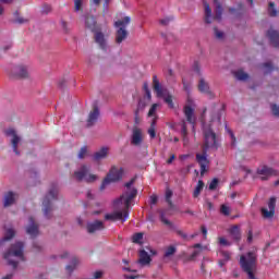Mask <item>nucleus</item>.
Here are the masks:
<instances>
[{
  "mask_svg": "<svg viewBox=\"0 0 279 279\" xmlns=\"http://www.w3.org/2000/svg\"><path fill=\"white\" fill-rule=\"evenodd\" d=\"M267 12H268V16H271L272 19L278 16V9H276V2L268 3Z\"/></svg>",
  "mask_w": 279,
  "mask_h": 279,
  "instance_id": "obj_28",
  "label": "nucleus"
},
{
  "mask_svg": "<svg viewBox=\"0 0 279 279\" xmlns=\"http://www.w3.org/2000/svg\"><path fill=\"white\" fill-rule=\"evenodd\" d=\"M158 109V104L151 105L149 111H148V117H154L156 114V110Z\"/></svg>",
  "mask_w": 279,
  "mask_h": 279,
  "instance_id": "obj_49",
  "label": "nucleus"
},
{
  "mask_svg": "<svg viewBox=\"0 0 279 279\" xmlns=\"http://www.w3.org/2000/svg\"><path fill=\"white\" fill-rule=\"evenodd\" d=\"M142 267H145V265H149L151 263V257L149 256V253H147L145 250L140 251V258L137 260Z\"/></svg>",
  "mask_w": 279,
  "mask_h": 279,
  "instance_id": "obj_21",
  "label": "nucleus"
},
{
  "mask_svg": "<svg viewBox=\"0 0 279 279\" xmlns=\"http://www.w3.org/2000/svg\"><path fill=\"white\" fill-rule=\"evenodd\" d=\"M198 90L199 93H204L205 95H210V86L206 80L201 78L198 82Z\"/></svg>",
  "mask_w": 279,
  "mask_h": 279,
  "instance_id": "obj_24",
  "label": "nucleus"
},
{
  "mask_svg": "<svg viewBox=\"0 0 279 279\" xmlns=\"http://www.w3.org/2000/svg\"><path fill=\"white\" fill-rule=\"evenodd\" d=\"M4 134L7 136H12L11 145L13 147V151L16 156H21V153L19 151V143H21V138L17 136L16 131L14 129H9Z\"/></svg>",
  "mask_w": 279,
  "mask_h": 279,
  "instance_id": "obj_13",
  "label": "nucleus"
},
{
  "mask_svg": "<svg viewBox=\"0 0 279 279\" xmlns=\"http://www.w3.org/2000/svg\"><path fill=\"white\" fill-rule=\"evenodd\" d=\"M150 204H153V205L158 204V196H156V195L150 196Z\"/></svg>",
  "mask_w": 279,
  "mask_h": 279,
  "instance_id": "obj_62",
  "label": "nucleus"
},
{
  "mask_svg": "<svg viewBox=\"0 0 279 279\" xmlns=\"http://www.w3.org/2000/svg\"><path fill=\"white\" fill-rule=\"evenodd\" d=\"M49 12H51V5L44 4L41 8V14H49Z\"/></svg>",
  "mask_w": 279,
  "mask_h": 279,
  "instance_id": "obj_52",
  "label": "nucleus"
},
{
  "mask_svg": "<svg viewBox=\"0 0 279 279\" xmlns=\"http://www.w3.org/2000/svg\"><path fill=\"white\" fill-rule=\"evenodd\" d=\"M132 241L134 243H137L138 245H141V243H143V233H141V232L134 233L132 236Z\"/></svg>",
  "mask_w": 279,
  "mask_h": 279,
  "instance_id": "obj_38",
  "label": "nucleus"
},
{
  "mask_svg": "<svg viewBox=\"0 0 279 279\" xmlns=\"http://www.w3.org/2000/svg\"><path fill=\"white\" fill-rule=\"evenodd\" d=\"M214 3L216 5L215 8V21H221V16L223 14V7L221 5V2L219 0H214Z\"/></svg>",
  "mask_w": 279,
  "mask_h": 279,
  "instance_id": "obj_23",
  "label": "nucleus"
},
{
  "mask_svg": "<svg viewBox=\"0 0 279 279\" xmlns=\"http://www.w3.org/2000/svg\"><path fill=\"white\" fill-rule=\"evenodd\" d=\"M267 38H269L270 44L272 45V47L278 48L279 47V32L276 29L270 28L267 33H266Z\"/></svg>",
  "mask_w": 279,
  "mask_h": 279,
  "instance_id": "obj_18",
  "label": "nucleus"
},
{
  "mask_svg": "<svg viewBox=\"0 0 279 279\" xmlns=\"http://www.w3.org/2000/svg\"><path fill=\"white\" fill-rule=\"evenodd\" d=\"M14 16H15V23H19L20 25H23V23H27V20L19 16V11H15Z\"/></svg>",
  "mask_w": 279,
  "mask_h": 279,
  "instance_id": "obj_44",
  "label": "nucleus"
},
{
  "mask_svg": "<svg viewBox=\"0 0 279 279\" xmlns=\"http://www.w3.org/2000/svg\"><path fill=\"white\" fill-rule=\"evenodd\" d=\"M90 173V167L83 165L81 168L74 172V178H76L77 182H82V180H85V182H95L97 180L96 174H89Z\"/></svg>",
  "mask_w": 279,
  "mask_h": 279,
  "instance_id": "obj_9",
  "label": "nucleus"
},
{
  "mask_svg": "<svg viewBox=\"0 0 279 279\" xmlns=\"http://www.w3.org/2000/svg\"><path fill=\"white\" fill-rule=\"evenodd\" d=\"M220 213L225 215V217H229L230 215V207L228 205H221Z\"/></svg>",
  "mask_w": 279,
  "mask_h": 279,
  "instance_id": "obj_43",
  "label": "nucleus"
},
{
  "mask_svg": "<svg viewBox=\"0 0 279 279\" xmlns=\"http://www.w3.org/2000/svg\"><path fill=\"white\" fill-rule=\"evenodd\" d=\"M177 234L181 236V239H183L184 241L189 240V235L182 230H177Z\"/></svg>",
  "mask_w": 279,
  "mask_h": 279,
  "instance_id": "obj_55",
  "label": "nucleus"
},
{
  "mask_svg": "<svg viewBox=\"0 0 279 279\" xmlns=\"http://www.w3.org/2000/svg\"><path fill=\"white\" fill-rule=\"evenodd\" d=\"M226 132H228L230 135L231 146L236 147V136H234V132H232V130H230V128H228V125H226Z\"/></svg>",
  "mask_w": 279,
  "mask_h": 279,
  "instance_id": "obj_35",
  "label": "nucleus"
},
{
  "mask_svg": "<svg viewBox=\"0 0 279 279\" xmlns=\"http://www.w3.org/2000/svg\"><path fill=\"white\" fill-rule=\"evenodd\" d=\"M132 184H134V179L125 183V187L128 189L124 193H132V191H136V187H132Z\"/></svg>",
  "mask_w": 279,
  "mask_h": 279,
  "instance_id": "obj_45",
  "label": "nucleus"
},
{
  "mask_svg": "<svg viewBox=\"0 0 279 279\" xmlns=\"http://www.w3.org/2000/svg\"><path fill=\"white\" fill-rule=\"evenodd\" d=\"M171 21H173V17H165V19H161L159 21L160 25H163L165 27H167V25H169V23H171Z\"/></svg>",
  "mask_w": 279,
  "mask_h": 279,
  "instance_id": "obj_48",
  "label": "nucleus"
},
{
  "mask_svg": "<svg viewBox=\"0 0 279 279\" xmlns=\"http://www.w3.org/2000/svg\"><path fill=\"white\" fill-rule=\"evenodd\" d=\"M205 208H206L207 210H213V208H214L213 203H211L210 201H206V203H205Z\"/></svg>",
  "mask_w": 279,
  "mask_h": 279,
  "instance_id": "obj_58",
  "label": "nucleus"
},
{
  "mask_svg": "<svg viewBox=\"0 0 279 279\" xmlns=\"http://www.w3.org/2000/svg\"><path fill=\"white\" fill-rule=\"evenodd\" d=\"M52 199H58V184L56 183H52L48 194L43 201L44 215L45 217H47V219H51L50 213L51 210H53V208L51 207Z\"/></svg>",
  "mask_w": 279,
  "mask_h": 279,
  "instance_id": "obj_7",
  "label": "nucleus"
},
{
  "mask_svg": "<svg viewBox=\"0 0 279 279\" xmlns=\"http://www.w3.org/2000/svg\"><path fill=\"white\" fill-rule=\"evenodd\" d=\"M153 90L157 93V97H165V89H162V85H160V81L157 75L153 76Z\"/></svg>",
  "mask_w": 279,
  "mask_h": 279,
  "instance_id": "obj_19",
  "label": "nucleus"
},
{
  "mask_svg": "<svg viewBox=\"0 0 279 279\" xmlns=\"http://www.w3.org/2000/svg\"><path fill=\"white\" fill-rule=\"evenodd\" d=\"M14 204V193L9 192L4 196V207L8 208V206H12Z\"/></svg>",
  "mask_w": 279,
  "mask_h": 279,
  "instance_id": "obj_31",
  "label": "nucleus"
},
{
  "mask_svg": "<svg viewBox=\"0 0 279 279\" xmlns=\"http://www.w3.org/2000/svg\"><path fill=\"white\" fill-rule=\"evenodd\" d=\"M10 76L13 77V80H27L29 72L25 65H16L12 69Z\"/></svg>",
  "mask_w": 279,
  "mask_h": 279,
  "instance_id": "obj_11",
  "label": "nucleus"
},
{
  "mask_svg": "<svg viewBox=\"0 0 279 279\" xmlns=\"http://www.w3.org/2000/svg\"><path fill=\"white\" fill-rule=\"evenodd\" d=\"M240 267L248 279H257L256 271L258 269V257L254 252H248L246 255L240 256Z\"/></svg>",
  "mask_w": 279,
  "mask_h": 279,
  "instance_id": "obj_3",
  "label": "nucleus"
},
{
  "mask_svg": "<svg viewBox=\"0 0 279 279\" xmlns=\"http://www.w3.org/2000/svg\"><path fill=\"white\" fill-rule=\"evenodd\" d=\"M99 114V107H97V105H94L93 110L89 112L87 118V128H93V125L97 123Z\"/></svg>",
  "mask_w": 279,
  "mask_h": 279,
  "instance_id": "obj_15",
  "label": "nucleus"
},
{
  "mask_svg": "<svg viewBox=\"0 0 279 279\" xmlns=\"http://www.w3.org/2000/svg\"><path fill=\"white\" fill-rule=\"evenodd\" d=\"M264 69H267L266 73H271L274 71V65H271V62H266L263 64Z\"/></svg>",
  "mask_w": 279,
  "mask_h": 279,
  "instance_id": "obj_54",
  "label": "nucleus"
},
{
  "mask_svg": "<svg viewBox=\"0 0 279 279\" xmlns=\"http://www.w3.org/2000/svg\"><path fill=\"white\" fill-rule=\"evenodd\" d=\"M230 236L239 243L241 241V227L239 225H233L229 230H228Z\"/></svg>",
  "mask_w": 279,
  "mask_h": 279,
  "instance_id": "obj_20",
  "label": "nucleus"
},
{
  "mask_svg": "<svg viewBox=\"0 0 279 279\" xmlns=\"http://www.w3.org/2000/svg\"><path fill=\"white\" fill-rule=\"evenodd\" d=\"M104 10H108V5L110 3V0H104ZM101 0H90V5H100Z\"/></svg>",
  "mask_w": 279,
  "mask_h": 279,
  "instance_id": "obj_37",
  "label": "nucleus"
},
{
  "mask_svg": "<svg viewBox=\"0 0 279 279\" xmlns=\"http://www.w3.org/2000/svg\"><path fill=\"white\" fill-rule=\"evenodd\" d=\"M217 186H219V179H214L209 183V191H215V189H217Z\"/></svg>",
  "mask_w": 279,
  "mask_h": 279,
  "instance_id": "obj_46",
  "label": "nucleus"
},
{
  "mask_svg": "<svg viewBox=\"0 0 279 279\" xmlns=\"http://www.w3.org/2000/svg\"><path fill=\"white\" fill-rule=\"evenodd\" d=\"M132 22V19L130 16H124L122 20H118L114 22V27H117L116 32V43L117 45H121L123 40L128 39L129 32L125 29V27L129 26V24Z\"/></svg>",
  "mask_w": 279,
  "mask_h": 279,
  "instance_id": "obj_6",
  "label": "nucleus"
},
{
  "mask_svg": "<svg viewBox=\"0 0 279 279\" xmlns=\"http://www.w3.org/2000/svg\"><path fill=\"white\" fill-rule=\"evenodd\" d=\"M101 276H104V272L101 270H97V271L94 272V278L95 279H99V278H101Z\"/></svg>",
  "mask_w": 279,
  "mask_h": 279,
  "instance_id": "obj_61",
  "label": "nucleus"
},
{
  "mask_svg": "<svg viewBox=\"0 0 279 279\" xmlns=\"http://www.w3.org/2000/svg\"><path fill=\"white\" fill-rule=\"evenodd\" d=\"M182 84H183V88L186 93H189V90H191V86L189 85V83H186L185 80L182 81Z\"/></svg>",
  "mask_w": 279,
  "mask_h": 279,
  "instance_id": "obj_59",
  "label": "nucleus"
},
{
  "mask_svg": "<svg viewBox=\"0 0 279 279\" xmlns=\"http://www.w3.org/2000/svg\"><path fill=\"white\" fill-rule=\"evenodd\" d=\"M123 179V168H117L112 167L107 174V177L104 179L101 185H100V191H104L108 184L112 182H119L120 180Z\"/></svg>",
  "mask_w": 279,
  "mask_h": 279,
  "instance_id": "obj_8",
  "label": "nucleus"
},
{
  "mask_svg": "<svg viewBox=\"0 0 279 279\" xmlns=\"http://www.w3.org/2000/svg\"><path fill=\"white\" fill-rule=\"evenodd\" d=\"M268 208L262 207L260 213L264 217V219H274V215H276V197H270L268 202Z\"/></svg>",
  "mask_w": 279,
  "mask_h": 279,
  "instance_id": "obj_12",
  "label": "nucleus"
},
{
  "mask_svg": "<svg viewBox=\"0 0 279 279\" xmlns=\"http://www.w3.org/2000/svg\"><path fill=\"white\" fill-rule=\"evenodd\" d=\"M14 234L15 232L13 231V229L7 230L4 238L0 240V245H3L5 241H11V239H14Z\"/></svg>",
  "mask_w": 279,
  "mask_h": 279,
  "instance_id": "obj_33",
  "label": "nucleus"
},
{
  "mask_svg": "<svg viewBox=\"0 0 279 279\" xmlns=\"http://www.w3.org/2000/svg\"><path fill=\"white\" fill-rule=\"evenodd\" d=\"M75 12H82V0H74Z\"/></svg>",
  "mask_w": 279,
  "mask_h": 279,
  "instance_id": "obj_47",
  "label": "nucleus"
},
{
  "mask_svg": "<svg viewBox=\"0 0 279 279\" xmlns=\"http://www.w3.org/2000/svg\"><path fill=\"white\" fill-rule=\"evenodd\" d=\"M160 220L162 221V223H165V226H171V221L165 218V214H161Z\"/></svg>",
  "mask_w": 279,
  "mask_h": 279,
  "instance_id": "obj_56",
  "label": "nucleus"
},
{
  "mask_svg": "<svg viewBox=\"0 0 279 279\" xmlns=\"http://www.w3.org/2000/svg\"><path fill=\"white\" fill-rule=\"evenodd\" d=\"M108 156V147H102L100 150L94 154V160H104Z\"/></svg>",
  "mask_w": 279,
  "mask_h": 279,
  "instance_id": "obj_27",
  "label": "nucleus"
},
{
  "mask_svg": "<svg viewBox=\"0 0 279 279\" xmlns=\"http://www.w3.org/2000/svg\"><path fill=\"white\" fill-rule=\"evenodd\" d=\"M24 250L25 244H23V242H16L15 244L11 245L7 253H4V260H8V265H11L13 269H16V267H19V262H16L14 258L25 260V256L23 255Z\"/></svg>",
  "mask_w": 279,
  "mask_h": 279,
  "instance_id": "obj_5",
  "label": "nucleus"
},
{
  "mask_svg": "<svg viewBox=\"0 0 279 279\" xmlns=\"http://www.w3.org/2000/svg\"><path fill=\"white\" fill-rule=\"evenodd\" d=\"M136 195H138L137 190L123 193L113 202V208L118 211L107 214L105 216L106 221H128L130 218V204H132V199H134Z\"/></svg>",
  "mask_w": 279,
  "mask_h": 279,
  "instance_id": "obj_2",
  "label": "nucleus"
},
{
  "mask_svg": "<svg viewBox=\"0 0 279 279\" xmlns=\"http://www.w3.org/2000/svg\"><path fill=\"white\" fill-rule=\"evenodd\" d=\"M148 134L150 138H156V119L151 121L150 126L148 129Z\"/></svg>",
  "mask_w": 279,
  "mask_h": 279,
  "instance_id": "obj_34",
  "label": "nucleus"
},
{
  "mask_svg": "<svg viewBox=\"0 0 279 279\" xmlns=\"http://www.w3.org/2000/svg\"><path fill=\"white\" fill-rule=\"evenodd\" d=\"M106 228L104 226V221L101 220H96L94 222L87 223V232L88 234H95V232H99V230H104Z\"/></svg>",
  "mask_w": 279,
  "mask_h": 279,
  "instance_id": "obj_16",
  "label": "nucleus"
},
{
  "mask_svg": "<svg viewBox=\"0 0 279 279\" xmlns=\"http://www.w3.org/2000/svg\"><path fill=\"white\" fill-rule=\"evenodd\" d=\"M88 153V148L86 146H83L81 150L78 151V158L80 160L86 158V154Z\"/></svg>",
  "mask_w": 279,
  "mask_h": 279,
  "instance_id": "obj_42",
  "label": "nucleus"
},
{
  "mask_svg": "<svg viewBox=\"0 0 279 279\" xmlns=\"http://www.w3.org/2000/svg\"><path fill=\"white\" fill-rule=\"evenodd\" d=\"M252 241H254V233L250 230L247 233V243H252Z\"/></svg>",
  "mask_w": 279,
  "mask_h": 279,
  "instance_id": "obj_57",
  "label": "nucleus"
},
{
  "mask_svg": "<svg viewBox=\"0 0 279 279\" xmlns=\"http://www.w3.org/2000/svg\"><path fill=\"white\" fill-rule=\"evenodd\" d=\"M165 102L168 105V108H175V105L173 104V96L171 94L167 95L165 98H163Z\"/></svg>",
  "mask_w": 279,
  "mask_h": 279,
  "instance_id": "obj_36",
  "label": "nucleus"
},
{
  "mask_svg": "<svg viewBox=\"0 0 279 279\" xmlns=\"http://www.w3.org/2000/svg\"><path fill=\"white\" fill-rule=\"evenodd\" d=\"M202 191H204V181L199 180L193 192V197L195 198L199 197Z\"/></svg>",
  "mask_w": 279,
  "mask_h": 279,
  "instance_id": "obj_32",
  "label": "nucleus"
},
{
  "mask_svg": "<svg viewBox=\"0 0 279 279\" xmlns=\"http://www.w3.org/2000/svg\"><path fill=\"white\" fill-rule=\"evenodd\" d=\"M75 267H77V258H73V259H72V264H71V265H68V266L65 267V269H66V271H68L69 274H72V271L75 270Z\"/></svg>",
  "mask_w": 279,
  "mask_h": 279,
  "instance_id": "obj_39",
  "label": "nucleus"
},
{
  "mask_svg": "<svg viewBox=\"0 0 279 279\" xmlns=\"http://www.w3.org/2000/svg\"><path fill=\"white\" fill-rule=\"evenodd\" d=\"M175 160V156L171 155L170 158L167 160V165H171Z\"/></svg>",
  "mask_w": 279,
  "mask_h": 279,
  "instance_id": "obj_64",
  "label": "nucleus"
},
{
  "mask_svg": "<svg viewBox=\"0 0 279 279\" xmlns=\"http://www.w3.org/2000/svg\"><path fill=\"white\" fill-rule=\"evenodd\" d=\"M220 256H222L223 260L228 263V260H230V258L232 257V253H230L229 251H221Z\"/></svg>",
  "mask_w": 279,
  "mask_h": 279,
  "instance_id": "obj_41",
  "label": "nucleus"
},
{
  "mask_svg": "<svg viewBox=\"0 0 279 279\" xmlns=\"http://www.w3.org/2000/svg\"><path fill=\"white\" fill-rule=\"evenodd\" d=\"M193 71L197 73V75H202V69L199 68V62L195 61L193 64Z\"/></svg>",
  "mask_w": 279,
  "mask_h": 279,
  "instance_id": "obj_50",
  "label": "nucleus"
},
{
  "mask_svg": "<svg viewBox=\"0 0 279 279\" xmlns=\"http://www.w3.org/2000/svg\"><path fill=\"white\" fill-rule=\"evenodd\" d=\"M234 77H236V80H239L240 82H245L250 78V74L245 73L243 70H238L236 72H234Z\"/></svg>",
  "mask_w": 279,
  "mask_h": 279,
  "instance_id": "obj_30",
  "label": "nucleus"
},
{
  "mask_svg": "<svg viewBox=\"0 0 279 279\" xmlns=\"http://www.w3.org/2000/svg\"><path fill=\"white\" fill-rule=\"evenodd\" d=\"M218 241L220 245H230V243L228 242V240H226V238H219Z\"/></svg>",
  "mask_w": 279,
  "mask_h": 279,
  "instance_id": "obj_60",
  "label": "nucleus"
},
{
  "mask_svg": "<svg viewBox=\"0 0 279 279\" xmlns=\"http://www.w3.org/2000/svg\"><path fill=\"white\" fill-rule=\"evenodd\" d=\"M214 32H215L216 38H218L219 40H221V38H223V32L219 31V28L214 27Z\"/></svg>",
  "mask_w": 279,
  "mask_h": 279,
  "instance_id": "obj_53",
  "label": "nucleus"
},
{
  "mask_svg": "<svg viewBox=\"0 0 279 279\" xmlns=\"http://www.w3.org/2000/svg\"><path fill=\"white\" fill-rule=\"evenodd\" d=\"M177 248L175 246H169L166 252H165V257L169 258V256H173V254H175Z\"/></svg>",
  "mask_w": 279,
  "mask_h": 279,
  "instance_id": "obj_40",
  "label": "nucleus"
},
{
  "mask_svg": "<svg viewBox=\"0 0 279 279\" xmlns=\"http://www.w3.org/2000/svg\"><path fill=\"white\" fill-rule=\"evenodd\" d=\"M272 175H278V171L269 166H262L257 168L255 178L262 182H267Z\"/></svg>",
  "mask_w": 279,
  "mask_h": 279,
  "instance_id": "obj_10",
  "label": "nucleus"
},
{
  "mask_svg": "<svg viewBox=\"0 0 279 279\" xmlns=\"http://www.w3.org/2000/svg\"><path fill=\"white\" fill-rule=\"evenodd\" d=\"M124 278L125 279H138L140 276L138 275H136V276H134V275H124Z\"/></svg>",
  "mask_w": 279,
  "mask_h": 279,
  "instance_id": "obj_63",
  "label": "nucleus"
},
{
  "mask_svg": "<svg viewBox=\"0 0 279 279\" xmlns=\"http://www.w3.org/2000/svg\"><path fill=\"white\" fill-rule=\"evenodd\" d=\"M171 197H173V191H171V189L167 187L166 194H165V199H166L169 208H173V201L171 199Z\"/></svg>",
  "mask_w": 279,
  "mask_h": 279,
  "instance_id": "obj_29",
  "label": "nucleus"
},
{
  "mask_svg": "<svg viewBox=\"0 0 279 279\" xmlns=\"http://www.w3.org/2000/svg\"><path fill=\"white\" fill-rule=\"evenodd\" d=\"M26 233L32 239H36V236L40 234V231L38 230V223H36V220H34V217L28 218V226L26 227Z\"/></svg>",
  "mask_w": 279,
  "mask_h": 279,
  "instance_id": "obj_14",
  "label": "nucleus"
},
{
  "mask_svg": "<svg viewBox=\"0 0 279 279\" xmlns=\"http://www.w3.org/2000/svg\"><path fill=\"white\" fill-rule=\"evenodd\" d=\"M85 27L90 29V32H95V29H97V21L95 20V16H87L85 19Z\"/></svg>",
  "mask_w": 279,
  "mask_h": 279,
  "instance_id": "obj_25",
  "label": "nucleus"
},
{
  "mask_svg": "<svg viewBox=\"0 0 279 279\" xmlns=\"http://www.w3.org/2000/svg\"><path fill=\"white\" fill-rule=\"evenodd\" d=\"M131 143L132 145H141L143 143V131L138 126L133 128Z\"/></svg>",
  "mask_w": 279,
  "mask_h": 279,
  "instance_id": "obj_17",
  "label": "nucleus"
},
{
  "mask_svg": "<svg viewBox=\"0 0 279 279\" xmlns=\"http://www.w3.org/2000/svg\"><path fill=\"white\" fill-rule=\"evenodd\" d=\"M183 113L185 117V120H181V136L183 140L184 145H187L189 143V129L186 126V122L192 125V129L195 130V123H197V117L195 116V109L191 107L190 105H185L183 107Z\"/></svg>",
  "mask_w": 279,
  "mask_h": 279,
  "instance_id": "obj_4",
  "label": "nucleus"
},
{
  "mask_svg": "<svg viewBox=\"0 0 279 279\" xmlns=\"http://www.w3.org/2000/svg\"><path fill=\"white\" fill-rule=\"evenodd\" d=\"M271 112H272L274 117L279 118V106L278 105H271Z\"/></svg>",
  "mask_w": 279,
  "mask_h": 279,
  "instance_id": "obj_51",
  "label": "nucleus"
},
{
  "mask_svg": "<svg viewBox=\"0 0 279 279\" xmlns=\"http://www.w3.org/2000/svg\"><path fill=\"white\" fill-rule=\"evenodd\" d=\"M95 43L99 45L100 49L106 50V37L104 36V33L96 32L94 35Z\"/></svg>",
  "mask_w": 279,
  "mask_h": 279,
  "instance_id": "obj_22",
  "label": "nucleus"
},
{
  "mask_svg": "<svg viewBox=\"0 0 279 279\" xmlns=\"http://www.w3.org/2000/svg\"><path fill=\"white\" fill-rule=\"evenodd\" d=\"M206 111L205 108L201 116V123L203 128L204 145L203 154H196V162L201 167V175H204L208 170V149H218L217 145V133L213 130V125H221V110H217L215 107L209 112V121L206 122Z\"/></svg>",
  "mask_w": 279,
  "mask_h": 279,
  "instance_id": "obj_1",
  "label": "nucleus"
},
{
  "mask_svg": "<svg viewBox=\"0 0 279 279\" xmlns=\"http://www.w3.org/2000/svg\"><path fill=\"white\" fill-rule=\"evenodd\" d=\"M205 5V23H207L208 25H210V23H213V10L210 9V4H208L207 2L204 3Z\"/></svg>",
  "mask_w": 279,
  "mask_h": 279,
  "instance_id": "obj_26",
  "label": "nucleus"
}]
</instances>
